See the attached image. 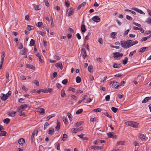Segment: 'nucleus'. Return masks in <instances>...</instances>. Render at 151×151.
Wrapping results in <instances>:
<instances>
[{"label": "nucleus", "instance_id": "aec40b11", "mask_svg": "<svg viewBox=\"0 0 151 151\" xmlns=\"http://www.w3.org/2000/svg\"><path fill=\"white\" fill-rule=\"evenodd\" d=\"M17 112H19V115L20 116H26V115L25 114L22 112V110H20L19 111H17Z\"/></svg>", "mask_w": 151, "mask_h": 151}, {"label": "nucleus", "instance_id": "39448f33", "mask_svg": "<svg viewBox=\"0 0 151 151\" xmlns=\"http://www.w3.org/2000/svg\"><path fill=\"white\" fill-rule=\"evenodd\" d=\"M114 58H117L118 57H122L123 55V54L122 53H120L119 52H115L114 53Z\"/></svg>", "mask_w": 151, "mask_h": 151}, {"label": "nucleus", "instance_id": "cd10ccee", "mask_svg": "<svg viewBox=\"0 0 151 151\" xmlns=\"http://www.w3.org/2000/svg\"><path fill=\"white\" fill-rule=\"evenodd\" d=\"M139 137L143 141H144L145 140V136L144 134H140L139 135Z\"/></svg>", "mask_w": 151, "mask_h": 151}, {"label": "nucleus", "instance_id": "5fc2aeb1", "mask_svg": "<svg viewBox=\"0 0 151 151\" xmlns=\"http://www.w3.org/2000/svg\"><path fill=\"white\" fill-rule=\"evenodd\" d=\"M101 109L99 108L95 109L93 110V111L96 112H99L101 111Z\"/></svg>", "mask_w": 151, "mask_h": 151}, {"label": "nucleus", "instance_id": "6e6552de", "mask_svg": "<svg viewBox=\"0 0 151 151\" xmlns=\"http://www.w3.org/2000/svg\"><path fill=\"white\" fill-rule=\"evenodd\" d=\"M92 20L94 22H98L100 21L101 19L99 17L97 16H94L92 18Z\"/></svg>", "mask_w": 151, "mask_h": 151}, {"label": "nucleus", "instance_id": "0eeeda50", "mask_svg": "<svg viewBox=\"0 0 151 151\" xmlns=\"http://www.w3.org/2000/svg\"><path fill=\"white\" fill-rule=\"evenodd\" d=\"M132 9L133 10L137 12L142 14H145V13L141 10L138 9L137 8L133 7Z\"/></svg>", "mask_w": 151, "mask_h": 151}, {"label": "nucleus", "instance_id": "864d4df0", "mask_svg": "<svg viewBox=\"0 0 151 151\" xmlns=\"http://www.w3.org/2000/svg\"><path fill=\"white\" fill-rule=\"evenodd\" d=\"M99 42L101 45H103V40L101 38L99 39Z\"/></svg>", "mask_w": 151, "mask_h": 151}, {"label": "nucleus", "instance_id": "f3484780", "mask_svg": "<svg viewBox=\"0 0 151 151\" xmlns=\"http://www.w3.org/2000/svg\"><path fill=\"white\" fill-rule=\"evenodd\" d=\"M18 143L21 145H23L25 143V140L23 138H20L18 141Z\"/></svg>", "mask_w": 151, "mask_h": 151}, {"label": "nucleus", "instance_id": "79ce46f5", "mask_svg": "<svg viewBox=\"0 0 151 151\" xmlns=\"http://www.w3.org/2000/svg\"><path fill=\"white\" fill-rule=\"evenodd\" d=\"M68 136L66 134H64L63 135V137L62 138V140L63 141L65 140L66 138H67Z\"/></svg>", "mask_w": 151, "mask_h": 151}, {"label": "nucleus", "instance_id": "412c9836", "mask_svg": "<svg viewBox=\"0 0 151 151\" xmlns=\"http://www.w3.org/2000/svg\"><path fill=\"white\" fill-rule=\"evenodd\" d=\"M1 99L4 101H6V99H5L6 98L5 94L4 93L1 94L0 96Z\"/></svg>", "mask_w": 151, "mask_h": 151}, {"label": "nucleus", "instance_id": "ddd939ff", "mask_svg": "<svg viewBox=\"0 0 151 151\" xmlns=\"http://www.w3.org/2000/svg\"><path fill=\"white\" fill-rule=\"evenodd\" d=\"M119 83L118 82H114L112 86L114 88H117L119 86Z\"/></svg>", "mask_w": 151, "mask_h": 151}, {"label": "nucleus", "instance_id": "473e14b6", "mask_svg": "<svg viewBox=\"0 0 151 151\" xmlns=\"http://www.w3.org/2000/svg\"><path fill=\"white\" fill-rule=\"evenodd\" d=\"M149 100V99L148 97H146L145 98V99L142 101V103H147Z\"/></svg>", "mask_w": 151, "mask_h": 151}, {"label": "nucleus", "instance_id": "9b49d317", "mask_svg": "<svg viewBox=\"0 0 151 151\" xmlns=\"http://www.w3.org/2000/svg\"><path fill=\"white\" fill-rule=\"evenodd\" d=\"M102 147H103L102 146H96L95 145L92 146L91 147V149L95 150L101 149Z\"/></svg>", "mask_w": 151, "mask_h": 151}, {"label": "nucleus", "instance_id": "9d476101", "mask_svg": "<svg viewBox=\"0 0 151 151\" xmlns=\"http://www.w3.org/2000/svg\"><path fill=\"white\" fill-rule=\"evenodd\" d=\"M55 66L58 68H60V69L61 70H62L63 68V66L62 64L60 62L56 63V64H55Z\"/></svg>", "mask_w": 151, "mask_h": 151}, {"label": "nucleus", "instance_id": "3c124183", "mask_svg": "<svg viewBox=\"0 0 151 151\" xmlns=\"http://www.w3.org/2000/svg\"><path fill=\"white\" fill-rule=\"evenodd\" d=\"M86 100L87 101V102H85V103H89L91 102L92 101V99L90 98H88V97H87V99H86Z\"/></svg>", "mask_w": 151, "mask_h": 151}, {"label": "nucleus", "instance_id": "c03bdc74", "mask_svg": "<svg viewBox=\"0 0 151 151\" xmlns=\"http://www.w3.org/2000/svg\"><path fill=\"white\" fill-rule=\"evenodd\" d=\"M68 82V80L67 79H65L63 80L62 83L64 85H66Z\"/></svg>", "mask_w": 151, "mask_h": 151}, {"label": "nucleus", "instance_id": "b1692460", "mask_svg": "<svg viewBox=\"0 0 151 151\" xmlns=\"http://www.w3.org/2000/svg\"><path fill=\"white\" fill-rule=\"evenodd\" d=\"M34 9L35 10H39L41 9V6L40 5H35L34 6Z\"/></svg>", "mask_w": 151, "mask_h": 151}, {"label": "nucleus", "instance_id": "a878e982", "mask_svg": "<svg viewBox=\"0 0 151 151\" xmlns=\"http://www.w3.org/2000/svg\"><path fill=\"white\" fill-rule=\"evenodd\" d=\"M83 123V122L80 121L79 122H77L75 124V126L76 127H78L82 124Z\"/></svg>", "mask_w": 151, "mask_h": 151}, {"label": "nucleus", "instance_id": "69168bd1", "mask_svg": "<svg viewBox=\"0 0 151 151\" xmlns=\"http://www.w3.org/2000/svg\"><path fill=\"white\" fill-rule=\"evenodd\" d=\"M76 36L78 40H80L81 39V36L79 33H77L76 35Z\"/></svg>", "mask_w": 151, "mask_h": 151}, {"label": "nucleus", "instance_id": "20e7f679", "mask_svg": "<svg viewBox=\"0 0 151 151\" xmlns=\"http://www.w3.org/2000/svg\"><path fill=\"white\" fill-rule=\"evenodd\" d=\"M81 55H82V57L84 59H85L87 56L86 51L84 48H82L81 50Z\"/></svg>", "mask_w": 151, "mask_h": 151}, {"label": "nucleus", "instance_id": "423d86ee", "mask_svg": "<svg viewBox=\"0 0 151 151\" xmlns=\"http://www.w3.org/2000/svg\"><path fill=\"white\" fill-rule=\"evenodd\" d=\"M5 57V52H2L1 53V59L0 60V64H3L4 59Z\"/></svg>", "mask_w": 151, "mask_h": 151}, {"label": "nucleus", "instance_id": "de8ad7c7", "mask_svg": "<svg viewBox=\"0 0 151 151\" xmlns=\"http://www.w3.org/2000/svg\"><path fill=\"white\" fill-rule=\"evenodd\" d=\"M27 29L30 31L33 29V27L30 25H27Z\"/></svg>", "mask_w": 151, "mask_h": 151}, {"label": "nucleus", "instance_id": "6ab92c4d", "mask_svg": "<svg viewBox=\"0 0 151 151\" xmlns=\"http://www.w3.org/2000/svg\"><path fill=\"white\" fill-rule=\"evenodd\" d=\"M12 92L10 91H9L8 92L5 94V96H6L5 99H7L11 95Z\"/></svg>", "mask_w": 151, "mask_h": 151}, {"label": "nucleus", "instance_id": "f03ea898", "mask_svg": "<svg viewBox=\"0 0 151 151\" xmlns=\"http://www.w3.org/2000/svg\"><path fill=\"white\" fill-rule=\"evenodd\" d=\"M124 124L127 126H130L134 128H137L138 127L139 123L134 121H128L125 122Z\"/></svg>", "mask_w": 151, "mask_h": 151}, {"label": "nucleus", "instance_id": "ea45409f", "mask_svg": "<svg viewBox=\"0 0 151 151\" xmlns=\"http://www.w3.org/2000/svg\"><path fill=\"white\" fill-rule=\"evenodd\" d=\"M54 129L52 130H49L48 132V134H49L52 135L54 133Z\"/></svg>", "mask_w": 151, "mask_h": 151}, {"label": "nucleus", "instance_id": "a19ab883", "mask_svg": "<svg viewBox=\"0 0 151 151\" xmlns=\"http://www.w3.org/2000/svg\"><path fill=\"white\" fill-rule=\"evenodd\" d=\"M107 134L109 137L113 138L114 137V135L112 134L111 132H109L107 133Z\"/></svg>", "mask_w": 151, "mask_h": 151}, {"label": "nucleus", "instance_id": "f704fd0d", "mask_svg": "<svg viewBox=\"0 0 151 151\" xmlns=\"http://www.w3.org/2000/svg\"><path fill=\"white\" fill-rule=\"evenodd\" d=\"M10 121V119L9 118H7L4 119L3 121V122L4 123H5L6 124H8Z\"/></svg>", "mask_w": 151, "mask_h": 151}, {"label": "nucleus", "instance_id": "4468645a", "mask_svg": "<svg viewBox=\"0 0 151 151\" xmlns=\"http://www.w3.org/2000/svg\"><path fill=\"white\" fill-rule=\"evenodd\" d=\"M91 33L90 32H88L87 35L85 37L84 39V42L85 43H86V42L87 40H88L89 39V37L91 35Z\"/></svg>", "mask_w": 151, "mask_h": 151}, {"label": "nucleus", "instance_id": "774afa93", "mask_svg": "<svg viewBox=\"0 0 151 151\" xmlns=\"http://www.w3.org/2000/svg\"><path fill=\"white\" fill-rule=\"evenodd\" d=\"M88 70L89 72H91V70L93 68L92 66L91 65H89L88 67Z\"/></svg>", "mask_w": 151, "mask_h": 151}, {"label": "nucleus", "instance_id": "13d9d810", "mask_svg": "<svg viewBox=\"0 0 151 151\" xmlns=\"http://www.w3.org/2000/svg\"><path fill=\"white\" fill-rule=\"evenodd\" d=\"M133 24L135 25L136 26L139 27H140L141 26V25L137 23L136 22H134L133 23Z\"/></svg>", "mask_w": 151, "mask_h": 151}, {"label": "nucleus", "instance_id": "603ef678", "mask_svg": "<svg viewBox=\"0 0 151 151\" xmlns=\"http://www.w3.org/2000/svg\"><path fill=\"white\" fill-rule=\"evenodd\" d=\"M107 117H109V118H111V116L109 114L106 112V111H105V114H104Z\"/></svg>", "mask_w": 151, "mask_h": 151}, {"label": "nucleus", "instance_id": "7ed1b4c3", "mask_svg": "<svg viewBox=\"0 0 151 151\" xmlns=\"http://www.w3.org/2000/svg\"><path fill=\"white\" fill-rule=\"evenodd\" d=\"M28 106V104H24L18 107L17 110V111H19L20 110H24Z\"/></svg>", "mask_w": 151, "mask_h": 151}, {"label": "nucleus", "instance_id": "1a4fd4ad", "mask_svg": "<svg viewBox=\"0 0 151 151\" xmlns=\"http://www.w3.org/2000/svg\"><path fill=\"white\" fill-rule=\"evenodd\" d=\"M38 132V131H34L32 133L31 137V142H32L33 141V138L36 134V135H37Z\"/></svg>", "mask_w": 151, "mask_h": 151}, {"label": "nucleus", "instance_id": "7c9ffc66", "mask_svg": "<svg viewBox=\"0 0 151 151\" xmlns=\"http://www.w3.org/2000/svg\"><path fill=\"white\" fill-rule=\"evenodd\" d=\"M61 96L63 97H64L66 95V94L65 93V91L63 89H62L61 91Z\"/></svg>", "mask_w": 151, "mask_h": 151}, {"label": "nucleus", "instance_id": "c9c22d12", "mask_svg": "<svg viewBox=\"0 0 151 151\" xmlns=\"http://www.w3.org/2000/svg\"><path fill=\"white\" fill-rule=\"evenodd\" d=\"M136 52V50H134V51L131 52H130L129 56V57H132L133 55Z\"/></svg>", "mask_w": 151, "mask_h": 151}, {"label": "nucleus", "instance_id": "2f4dec72", "mask_svg": "<svg viewBox=\"0 0 151 151\" xmlns=\"http://www.w3.org/2000/svg\"><path fill=\"white\" fill-rule=\"evenodd\" d=\"M6 132L5 131H1L0 132V136H5Z\"/></svg>", "mask_w": 151, "mask_h": 151}, {"label": "nucleus", "instance_id": "8fccbe9b", "mask_svg": "<svg viewBox=\"0 0 151 151\" xmlns=\"http://www.w3.org/2000/svg\"><path fill=\"white\" fill-rule=\"evenodd\" d=\"M110 96L109 95H107L105 97V99L106 101H108L109 100Z\"/></svg>", "mask_w": 151, "mask_h": 151}, {"label": "nucleus", "instance_id": "dca6fc26", "mask_svg": "<svg viewBox=\"0 0 151 151\" xmlns=\"http://www.w3.org/2000/svg\"><path fill=\"white\" fill-rule=\"evenodd\" d=\"M69 11L68 13V16L70 17L73 14V9L72 7H70L68 9Z\"/></svg>", "mask_w": 151, "mask_h": 151}, {"label": "nucleus", "instance_id": "09e8293b", "mask_svg": "<svg viewBox=\"0 0 151 151\" xmlns=\"http://www.w3.org/2000/svg\"><path fill=\"white\" fill-rule=\"evenodd\" d=\"M69 91H70L73 92H75V89L74 88L70 87L68 88Z\"/></svg>", "mask_w": 151, "mask_h": 151}, {"label": "nucleus", "instance_id": "338daca9", "mask_svg": "<svg viewBox=\"0 0 151 151\" xmlns=\"http://www.w3.org/2000/svg\"><path fill=\"white\" fill-rule=\"evenodd\" d=\"M34 83L37 86H39V82L37 80H35Z\"/></svg>", "mask_w": 151, "mask_h": 151}, {"label": "nucleus", "instance_id": "49530a36", "mask_svg": "<svg viewBox=\"0 0 151 151\" xmlns=\"http://www.w3.org/2000/svg\"><path fill=\"white\" fill-rule=\"evenodd\" d=\"M49 124L47 122H46L44 126V130H45L47 128V127L49 125Z\"/></svg>", "mask_w": 151, "mask_h": 151}, {"label": "nucleus", "instance_id": "c85d7f7f", "mask_svg": "<svg viewBox=\"0 0 151 151\" xmlns=\"http://www.w3.org/2000/svg\"><path fill=\"white\" fill-rule=\"evenodd\" d=\"M76 81L78 83H80L81 81V77L78 76L76 77Z\"/></svg>", "mask_w": 151, "mask_h": 151}, {"label": "nucleus", "instance_id": "f257e3e1", "mask_svg": "<svg viewBox=\"0 0 151 151\" xmlns=\"http://www.w3.org/2000/svg\"><path fill=\"white\" fill-rule=\"evenodd\" d=\"M131 40H128L127 41H122L120 42V45L121 46L124 48H128L131 47Z\"/></svg>", "mask_w": 151, "mask_h": 151}, {"label": "nucleus", "instance_id": "c756f323", "mask_svg": "<svg viewBox=\"0 0 151 151\" xmlns=\"http://www.w3.org/2000/svg\"><path fill=\"white\" fill-rule=\"evenodd\" d=\"M35 43V41L32 39H31L29 45L30 46H32L34 45Z\"/></svg>", "mask_w": 151, "mask_h": 151}, {"label": "nucleus", "instance_id": "2eb2a0df", "mask_svg": "<svg viewBox=\"0 0 151 151\" xmlns=\"http://www.w3.org/2000/svg\"><path fill=\"white\" fill-rule=\"evenodd\" d=\"M16 112V111H12L8 113V115L12 117H14L15 116V114Z\"/></svg>", "mask_w": 151, "mask_h": 151}, {"label": "nucleus", "instance_id": "4be33fe9", "mask_svg": "<svg viewBox=\"0 0 151 151\" xmlns=\"http://www.w3.org/2000/svg\"><path fill=\"white\" fill-rule=\"evenodd\" d=\"M138 43V41L137 40L133 41L132 40H131V42H130L131 46V47L135 45H136Z\"/></svg>", "mask_w": 151, "mask_h": 151}, {"label": "nucleus", "instance_id": "6e6d98bb", "mask_svg": "<svg viewBox=\"0 0 151 151\" xmlns=\"http://www.w3.org/2000/svg\"><path fill=\"white\" fill-rule=\"evenodd\" d=\"M113 66L114 68H119V65H118L116 63L114 64L113 65Z\"/></svg>", "mask_w": 151, "mask_h": 151}, {"label": "nucleus", "instance_id": "0e129e2a", "mask_svg": "<svg viewBox=\"0 0 151 151\" xmlns=\"http://www.w3.org/2000/svg\"><path fill=\"white\" fill-rule=\"evenodd\" d=\"M50 21H51V26L52 27L53 26V19L52 18H51L50 19Z\"/></svg>", "mask_w": 151, "mask_h": 151}, {"label": "nucleus", "instance_id": "bf43d9fd", "mask_svg": "<svg viewBox=\"0 0 151 151\" xmlns=\"http://www.w3.org/2000/svg\"><path fill=\"white\" fill-rule=\"evenodd\" d=\"M147 23L151 24V18H148L147 19Z\"/></svg>", "mask_w": 151, "mask_h": 151}, {"label": "nucleus", "instance_id": "72a5a7b5", "mask_svg": "<svg viewBox=\"0 0 151 151\" xmlns=\"http://www.w3.org/2000/svg\"><path fill=\"white\" fill-rule=\"evenodd\" d=\"M127 61L128 58L127 57H126L124 58V59L122 61L123 64L124 65H125L127 63Z\"/></svg>", "mask_w": 151, "mask_h": 151}, {"label": "nucleus", "instance_id": "052dcab7", "mask_svg": "<svg viewBox=\"0 0 151 151\" xmlns=\"http://www.w3.org/2000/svg\"><path fill=\"white\" fill-rule=\"evenodd\" d=\"M63 121L64 122L65 124H66L67 122V120L66 118L65 117H63Z\"/></svg>", "mask_w": 151, "mask_h": 151}, {"label": "nucleus", "instance_id": "393cba45", "mask_svg": "<svg viewBox=\"0 0 151 151\" xmlns=\"http://www.w3.org/2000/svg\"><path fill=\"white\" fill-rule=\"evenodd\" d=\"M81 30L82 32H84L86 31V26L85 25L82 24L81 26Z\"/></svg>", "mask_w": 151, "mask_h": 151}, {"label": "nucleus", "instance_id": "e2e57ef3", "mask_svg": "<svg viewBox=\"0 0 151 151\" xmlns=\"http://www.w3.org/2000/svg\"><path fill=\"white\" fill-rule=\"evenodd\" d=\"M22 89L25 91L27 92V89L26 88V87L24 86H23L22 87Z\"/></svg>", "mask_w": 151, "mask_h": 151}, {"label": "nucleus", "instance_id": "bb28decb", "mask_svg": "<svg viewBox=\"0 0 151 151\" xmlns=\"http://www.w3.org/2000/svg\"><path fill=\"white\" fill-rule=\"evenodd\" d=\"M60 123L59 122H57V126L55 127L57 130L58 131L60 128Z\"/></svg>", "mask_w": 151, "mask_h": 151}, {"label": "nucleus", "instance_id": "5701e85b", "mask_svg": "<svg viewBox=\"0 0 151 151\" xmlns=\"http://www.w3.org/2000/svg\"><path fill=\"white\" fill-rule=\"evenodd\" d=\"M26 67L27 68H29L33 70H35V67L32 65L26 64Z\"/></svg>", "mask_w": 151, "mask_h": 151}, {"label": "nucleus", "instance_id": "a211bd4d", "mask_svg": "<svg viewBox=\"0 0 151 151\" xmlns=\"http://www.w3.org/2000/svg\"><path fill=\"white\" fill-rule=\"evenodd\" d=\"M148 47H142L140 48L139 52H144L145 51L146 49H148Z\"/></svg>", "mask_w": 151, "mask_h": 151}, {"label": "nucleus", "instance_id": "37998d69", "mask_svg": "<svg viewBox=\"0 0 151 151\" xmlns=\"http://www.w3.org/2000/svg\"><path fill=\"white\" fill-rule=\"evenodd\" d=\"M65 5L67 7H68L70 6V4L68 0H65Z\"/></svg>", "mask_w": 151, "mask_h": 151}, {"label": "nucleus", "instance_id": "4d7b16f0", "mask_svg": "<svg viewBox=\"0 0 151 151\" xmlns=\"http://www.w3.org/2000/svg\"><path fill=\"white\" fill-rule=\"evenodd\" d=\"M124 96V95H121L120 94H118L117 97L120 99H122Z\"/></svg>", "mask_w": 151, "mask_h": 151}, {"label": "nucleus", "instance_id": "4c0bfd02", "mask_svg": "<svg viewBox=\"0 0 151 151\" xmlns=\"http://www.w3.org/2000/svg\"><path fill=\"white\" fill-rule=\"evenodd\" d=\"M111 109L114 112L116 113L118 109L117 108L113 107H111Z\"/></svg>", "mask_w": 151, "mask_h": 151}, {"label": "nucleus", "instance_id": "f8f14e48", "mask_svg": "<svg viewBox=\"0 0 151 151\" xmlns=\"http://www.w3.org/2000/svg\"><path fill=\"white\" fill-rule=\"evenodd\" d=\"M37 111L38 112L42 114L45 113V109L42 108H39L37 109Z\"/></svg>", "mask_w": 151, "mask_h": 151}, {"label": "nucleus", "instance_id": "e433bc0d", "mask_svg": "<svg viewBox=\"0 0 151 151\" xmlns=\"http://www.w3.org/2000/svg\"><path fill=\"white\" fill-rule=\"evenodd\" d=\"M55 116L54 114H52L50 115H49L46 118V119L47 120H49L51 118H52L53 117Z\"/></svg>", "mask_w": 151, "mask_h": 151}, {"label": "nucleus", "instance_id": "680f3d73", "mask_svg": "<svg viewBox=\"0 0 151 151\" xmlns=\"http://www.w3.org/2000/svg\"><path fill=\"white\" fill-rule=\"evenodd\" d=\"M67 116L70 119L72 118V115L70 113H67Z\"/></svg>", "mask_w": 151, "mask_h": 151}, {"label": "nucleus", "instance_id": "a18cd8bd", "mask_svg": "<svg viewBox=\"0 0 151 151\" xmlns=\"http://www.w3.org/2000/svg\"><path fill=\"white\" fill-rule=\"evenodd\" d=\"M126 18L127 19L130 21H131L132 19V18L131 17L128 15L126 16Z\"/></svg>", "mask_w": 151, "mask_h": 151}, {"label": "nucleus", "instance_id": "58836bf2", "mask_svg": "<svg viewBox=\"0 0 151 151\" xmlns=\"http://www.w3.org/2000/svg\"><path fill=\"white\" fill-rule=\"evenodd\" d=\"M83 111L82 109H78L76 112V114H79L81 113Z\"/></svg>", "mask_w": 151, "mask_h": 151}]
</instances>
